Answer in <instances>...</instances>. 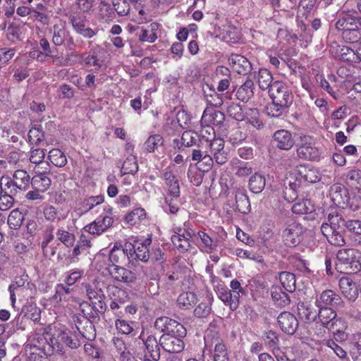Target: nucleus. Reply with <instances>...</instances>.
Wrapping results in <instances>:
<instances>
[{
  "label": "nucleus",
  "mask_w": 361,
  "mask_h": 361,
  "mask_svg": "<svg viewBox=\"0 0 361 361\" xmlns=\"http://www.w3.org/2000/svg\"><path fill=\"white\" fill-rule=\"evenodd\" d=\"M121 312H115V327L118 333L130 334L134 329V322L122 319Z\"/></svg>",
  "instance_id": "72a5a7b5"
},
{
  "label": "nucleus",
  "mask_w": 361,
  "mask_h": 361,
  "mask_svg": "<svg viewBox=\"0 0 361 361\" xmlns=\"http://www.w3.org/2000/svg\"><path fill=\"white\" fill-rule=\"evenodd\" d=\"M346 183L351 187L355 188V191L353 195L355 196V203L353 206L355 209L361 207V169L353 168L345 175Z\"/></svg>",
  "instance_id": "ddd939ff"
},
{
  "label": "nucleus",
  "mask_w": 361,
  "mask_h": 361,
  "mask_svg": "<svg viewBox=\"0 0 361 361\" xmlns=\"http://www.w3.org/2000/svg\"><path fill=\"white\" fill-rule=\"evenodd\" d=\"M288 108V106L281 105L280 103L276 101L272 100V102L267 106L266 112L269 116L279 117L281 116Z\"/></svg>",
  "instance_id": "680f3d73"
},
{
  "label": "nucleus",
  "mask_w": 361,
  "mask_h": 361,
  "mask_svg": "<svg viewBox=\"0 0 361 361\" xmlns=\"http://www.w3.org/2000/svg\"><path fill=\"white\" fill-rule=\"evenodd\" d=\"M197 301L196 295L192 292H185L181 293L178 299L177 303L180 307L188 309Z\"/></svg>",
  "instance_id": "6e6d98bb"
},
{
  "label": "nucleus",
  "mask_w": 361,
  "mask_h": 361,
  "mask_svg": "<svg viewBox=\"0 0 361 361\" xmlns=\"http://www.w3.org/2000/svg\"><path fill=\"white\" fill-rule=\"evenodd\" d=\"M113 342L117 352L120 354L121 361H129L131 355L130 352L126 350L124 341L119 338H114Z\"/></svg>",
  "instance_id": "0e129e2a"
},
{
  "label": "nucleus",
  "mask_w": 361,
  "mask_h": 361,
  "mask_svg": "<svg viewBox=\"0 0 361 361\" xmlns=\"http://www.w3.org/2000/svg\"><path fill=\"white\" fill-rule=\"evenodd\" d=\"M81 59L90 71H97L102 68V62L94 54L84 53L81 56Z\"/></svg>",
  "instance_id": "603ef678"
},
{
  "label": "nucleus",
  "mask_w": 361,
  "mask_h": 361,
  "mask_svg": "<svg viewBox=\"0 0 361 361\" xmlns=\"http://www.w3.org/2000/svg\"><path fill=\"white\" fill-rule=\"evenodd\" d=\"M35 173L31 180L33 190L44 192L51 185V179L48 177L44 171H40L39 167L35 169Z\"/></svg>",
  "instance_id": "412c9836"
},
{
  "label": "nucleus",
  "mask_w": 361,
  "mask_h": 361,
  "mask_svg": "<svg viewBox=\"0 0 361 361\" xmlns=\"http://www.w3.org/2000/svg\"><path fill=\"white\" fill-rule=\"evenodd\" d=\"M339 56L341 60L353 62V63H358L359 58L357 56V50L353 48L343 46L340 48L339 50Z\"/></svg>",
  "instance_id": "4d7b16f0"
},
{
  "label": "nucleus",
  "mask_w": 361,
  "mask_h": 361,
  "mask_svg": "<svg viewBox=\"0 0 361 361\" xmlns=\"http://www.w3.org/2000/svg\"><path fill=\"white\" fill-rule=\"evenodd\" d=\"M339 287L343 295L348 300L354 301L357 298L358 289L350 276L342 277L339 280Z\"/></svg>",
  "instance_id": "4be33fe9"
},
{
  "label": "nucleus",
  "mask_w": 361,
  "mask_h": 361,
  "mask_svg": "<svg viewBox=\"0 0 361 361\" xmlns=\"http://www.w3.org/2000/svg\"><path fill=\"white\" fill-rule=\"evenodd\" d=\"M126 256H127L126 243L123 248L118 247L114 245L110 251L109 260L112 263V264H115L116 263L123 262L125 259Z\"/></svg>",
  "instance_id": "13d9d810"
},
{
  "label": "nucleus",
  "mask_w": 361,
  "mask_h": 361,
  "mask_svg": "<svg viewBox=\"0 0 361 361\" xmlns=\"http://www.w3.org/2000/svg\"><path fill=\"white\" fill-rule=\"evenodd\" d=\"M344 227H346L350 232L361 234V221H345L342 216L336 212L329 214L327 221L322 223L321 226V231L330 244L335 246H343L345 244L343 235Z\"/></svg>",
  "instance_id": "f257e3e1"
},
{
  "label": "nucleus",
  "mask_w": 361,
  "mask_h": 361,
  "mask_svg": "<svg viewBox=\"0 0 361 361\" xmlns=\"http://www.w3.org/2000/svg\"><path fill=\"white\" fill-rule=\"evenodd\" d=\"M298 171L302 180L309 183H316L320 180L319 173L314 169H310L301 165L298 167Z\"/></svg>",
  "instance_id": "ea45409f"
},
{
  "label": "nucleus",
  "mask_w": 361,
  "mask_h": 361,
  "mask_svg": "<svg viewBox=\"0 0 361 361\" xmlns=\"http://www.w3.org/2000/svg\"><path fill=\"white\" fill-rule=\"evenodd\" d=\"M357 252L353 249L341 250L337 253L336 269L341 272H357L361 264L357 257Z\"/></svg>",
  "instance_id": "20e7f679"
},
{
  "label": "nucleus",
  "mask_w": 361,
  "mask_h": 361,
  "mask_svg": "<svg viewBox=\"0 0 361 361\" xmlns=\"http://www.w3.org/2000/svg\"><path fill=\"white\" fill-rule=\"evenodd\" d=\"M163 178L170 196L178 197L180 195L178 180L176 178L170 168H167L163 173Z\"/></svg>",
  "instance_id": "393cba45"
},
{
  "label": "nucleus",
  "mask_w": 361,
  "mask_h": 361,
  "mask_svg": "<svg viewBox=\"0 0 361 361\" xmlns=\"http://www.w3.org/2000/svg\"><path fill=\"white\" fill-rule=\"evenodd\" d=\"M48 158L49 161L57 167H63L67 164V158L64 153L59 149L49 151Z\"/></svg>",
  "instance_id": "3c124183"
},
{
  "label": "nucleus",
  "mask_w": 361,
  "mask_h": 361,
  "mask_svg": "<svg viewBox=\"0 0 361 361\" xmlns=\"http://www.w3.org/2000/svg\"><path fill=\"white\" fill-rule=\"evenodd\" d=\"M274 140L276 146L281 149L288 150L294 145V140L291 133L286 130H280L275 132Z\"/></svg>",
  "instance_id": "b1692460"
},
{
  "label": "nucleus",
  "mask_w": 361,
  "mask_h": 361,
  "mask_svg": "<svg viewBox=\"0 0 361 361\" xmlns=\"http://www.w3.org/2000/svg\"><path fill=\"white\" fill-rule=\"evenodd\" d=\"M171 241L175 247L182 250H187L190 247L188 238L180 233L172 235Z\"/></svg>",
  "instance_id": "774afa93"
},
{
  "label": "nucleus",
  "mask_w": 361,
  "mask_h": 361,
  "mask_svg": "<svg viewBox=\"0 0 361 361\" xmlns=\"http://www.w3.org/2000/svg\"><path fill=\"white\" fill-rule=\"evenodd\" d=\"M224 115L213 109H206L201 118L202 126L218 125L221 122Z\"/></svg>",
  "instance_id": "7c9ffc66"
},
{
  "label": "nucleus",
  "mask_w": 361,
  "mask_h": 361,
  "mask_svg": "<svg viewBox=\"0 0 361 361\" xmlns=\"http://www.w3.org/2000/svg\"><path fill=\"white\" fill-rule=\"evenodd\" d=\"M31 347L43 351H50L51 348H54L56 343L52 335L44 329H40L36 331L29 340Z\"/></svg>",
  "instance_id": "9d476101"
},
{
  "label": "nucleus",
  "mask_w": 361,
  "mask_h": 361,
  "mask_svg": "<svg viewBox=\"0 0 361 361\" xmlns=\"http://www.w3.org/2000/svg\"><path fill=\"white\" fill-rule=\"evenodd\" d=\"M235 209L243 214H247L250 212V204L249 199L243 191L240 190H236L235 193Z\"/></svg>",
  "instance_id": "e433bc0d"
},
{
  "label": "nucleus",
  "mask_w": 361,
  "mask_h": 361,
  "mask_svg": "<svg viewBox=\"0 0 361 361\" xmlns=\"http://www.w3.org/2000/svg\"><path fill=\"white\" fill-rule=\"evenodd\" d=\"M82 286H84L86 290V295L88 299L92 303H97V302H98L102 304L104 295L102 288L97 286L95 281L92 283H82Z\"/></svg>",
  "instance_id": "c85d7f7f"
},
{
  "label": "nucleus",
  "mask_w": 361,
  "mask_h": 361,
  "mask_svg": "<svg viewBox=\"0 0 361 361\" xmlns=\"http://www.w3.org/2000/svg\"><path fill=\"white\" fill-rule=\"evenodd\" d=\"M318 308L319 311L317 317H318L319 322H320L323 326L329 329V326H331L333 321H334L337 317L336 312L331 308L327 307H320Z\"/></svg>",
  "instance_id": "c756f323"
},
{
  "label": "nucleus",
  "mask_w": 361,
  "mask_h": 361,
  "mask_svg": "<svg viewBox=\"0 0 361 361\" xmlns=\"http://www.w3.org/2000/svg\"><path fill=\"white\" fill-rule=\"evenodd\" d=\"M146 217V212L142 208H136L126 216V222L130 226L140 224Z\"/></svg>",
  "instance_id": "8fccbe9b"
},
{
  "label": "nucleus",
  "mask_w": 361,
  "mask_h": 361,
  "mask_svg": "<svg viewBox=\"0 0 361 361\" xmlns=\"http://www.w3.org/2000/svg\"><path fill=\"white\" fill-rule=\"evenodd\" d=\"M279 281L283 288L288 292H293L295 289V278L292 273L283 271L279 274Z\"/></svg>",
  "instance_id": "de8ad7c7"
},
{
  "label": "nucleus",
  "mask_w": 361,
  "mask_h": 361,
  "mask_svg": "<svg viewBox=\"0 0 361 361\" xmlns=\"http://www.w3.org/2000/svg\"><path fill=\"white\" fill-rule=\"evenodd\" d=\"M1 183L8 189L11 188V192L16 190H26L30 185V178L25 171L17 170L13 174V179L8 176H3Z\"/></svg>",
  "instance_id": "1a4fd4ad"
},
{
  "label": "nucleus",
  "mask_w": 361,
  "mask_h": 361,
  "mask_svg": "<svg viewBox=\"0 0 361 361\" xmlns=\"http://www.w3.org/2000/svg\"><path fill=\"white\" fill-rule=\"evenodd\" d=\"M192 161L200 164L203 171H208L214 164V157L209 154L208 150L202 151L200 149H194L192 152Z\"/></svg>",
  "instance_id": "5701e85b"
},
{
  "label": "nucleus",
  "mask_w": 361,
  "mask_h": 361,
  "mask_svg": "<svg viewBox=\"0 0 361 361\" xmlns=\"http://www.w3.org/2000/svg\"><path fill=\"white\" fill-rule=\"evenodd\" d=\"M278 323L283 331L288 334H293L298 327L296 317L288 312H283L278 317Z\"/></svg>",
  "instance_id": "6ab92c4d"
},
{
  "label": "nucleus",
  "mask_w": 361,
  "mask_h": 361,
  "mask_svg": "<svg viewBox=\"0 0 361 361\" xmlns=\"http://www.w3.org/2000/svg\"><path fill=\"white\" fill-rule=\"evenodd\" d=\"M219 35L224 41L228 43H235L240 39L238 30L231 25L224 26Z\"/></svg>",
  "instance_id": "a19ab883"
},
{
  "label": "nucleus",
  "mask_w": 361,
  "mask_h": 361,
  "mask_svg": "<svg viewBox=\"0 0 361 361\" xmlns=\"http://www.w3.org/2000/svg\"><path fill=\"white\" fill-rule=\"evenodd\" d=\"M73 27L77 32L85 37L91 38L95 35V32L89 27H86L84 19L79 16H73L71 18Z\"/></svg>",
  "instance_id": "2f4dec72"
},
{
  "label": "nucleus",
  "mask_w": 361,
  "mask_h": 361,
  "mask_svg": "<svg viewBox=\"0 0 361 361\" xmlns=\"http://www.w3.org/2000/svg\"><path fill=\"white\" fill-rule=\"evenodd\" d=\"M113 223L114 219L111 216H100L85 226L83 229L91 235L98 236L106 231L113 225Z\"/></svg>",
  "instance_id": "4468645a"
},
{
  "label": "nucleus",
  "mask_w": 361,
  "mask_h": 361,
  "mask_svg": "<svg viewBox=\"0 0 361 361\" xmlns=\"http://www.w3.org/2000/svg\"><path fill=\"white\" fill-rule=\"evenodd\" d=\"M57 339L72 349L77 348L80 343L76 334L67 330L61 331Z\"/></svg>",
  "instance_id": "4c0bfd02"
},
{
  "label": "nucleus",
  "mask_w": 361,
  "mask_h": 361,
  "mask_svg": "<svg viewBox=\"0 0 361 361\" xmlns=\"http://www.w3.org/2000/svg\"><path fill=\"white\" fill-rule=\"evenodd\" d=\"M145 350L149 354V357L157 360L159 358V343H158L157 338L154 336H149L145 341Z\"/></svg>",
  "instance_id": "58836bf2"
},
{
  "label": "nucleus",
  "mask_w": 361,
  "mask_h": 361,
  "mask_svg": "<svg viewBox=\"0 0 361 361\" xmlns=\"http://www.w3.org/2000/svg\"><path fill=\"white\" fill-rule=\"evenodd\" d=\"M329 197L334 204L339 207H349L353 211L358 209L353 207L355 203V196L353 194L350 196L347 189L340 183L334 184L330 187Z\"/></svg>",
  "instance_id": "423d86ee"
},
{
  "label": "nucleus",
  "mask_w": 361,
  "mask_h": 361,
  "mask_svg": "<svg viewBox=\"0 0 361 361\" xmlns=\"http://www.w3.org/2000/svg\"><path fill=\"white\" fill-rule=\"evenodd\" d=\"M108 271L111 277L117 281L130 283L135 282L136 279L133 271L123 267L111 264L109 266Z\"/></svg>",
  "instance_id": "a211bd4d"
},
{
  "label": "nucleus",
  "mask_w": 361,
  "mask_h": 361,
  "mask_svg": "<svg viewBox=\"0 0 361 361\" xmlns=\"http://www.w3.org/2000/svg\"><path fill=\"white\" fill-rule=\"evenodd\" d=\"M244 120L257 128H259L262 126V122L259 119V114L255 109H250L246 111Z\"/></svg>",
  "instance_id": "69168bd1"
},
{
  "label": "nucleus",
  "mask_w": 361,
  "mask_h": 361,
  "mask_svg": "<svg viewBox=\"0 0 361 361\" xmlns=\"http://www.w3.org/2000/svg\"><path fill=\"white\" fill-rule=\"evenodd\" d=\"M163 137L159 134L151 135L144 143V149L147 152H154L163 145Z\"/></svg>",
  "instance_id": "864d4df0"
},
{
  "label": "nucleus",
  "mask_w": 361,
  "mask_h": 361,
  "mask_svg": "<svg viewBox=\"0 0 361 361\" xmlns=\"http://www.w3.org/2000/svg\"><path fill=\"white\" fill-rule=\"evenodd\" d=\"M303 232L304 228L300 224L292 222L288 224L283 234L285 244L290 247L295 246L301 241Z\"/></svg>",
  "instance_id": "2eb2a0df"
},
{
  "label": "nucleus",
  "mask_w": 361,
  "mask_h": 361,
  "mask_svg": "<svg viewBox=\"0 0 361 361\" xmlns=\"http://www.w3.org/2000/svg\"><path fill=\"white\" fill-rule=\"evenodd\" d=\"M314 210V206L310 200L304 199L295 202L292 207L295 214H304L311 213Z\"/></svg>",
  "instance_id": "09e8293b"
},
{
  "label": "nucleus",
  "mask_w": 361,
  "mask_h": 361,
  "mask_svg": "<svg viewBox=\"0 0 361 361\" xmlns=\"http://www.w3.org/2000/svg\"><path fill=\"white\" fill-rule=\"evenodd\" d=\"M56 237L59 241L67 247H73L75 242V234L63 226H60L57 228Z\"/></svg>",
  "instance_id": "c9c22d12"
},
{
  "label": "nucleus",
  "mask_w": 361,
  "mask_h": 361,
  "mask_svg": "<svg viewBox=\"0 0 361 361\" xmlns=\"http://www.w3.org/2000/svg\"><path fill=\"white\" fill-rule=\"evenodd\" d=\"M206 148L209 154L213 156L216 164L222 165L227 161L228 154L224 149L225 142L220 137L206 138Z\"/></svg>",
  "instance_id": "f8f14e48"
},
{
  "label": "nucleus",
  "mask_w": 361,
  "mask_h": 361,
  "mask_svg": "<svg viewBox=\"0 0 361 361\" xmlns=\"http://www.w3.org/2000/svg\"><path fill=\"white\" fill-rule=\"evenodd\" d=\"M298 315L305 322L314 321L317 316V310L314 305L308 302H302L298 305Z\"/></svg>",
  "instance_id": "cd10ccee"
},
{
  "label": "nucleus",
  "mask_w": 361,
  "mask_h": 361,
  "mask_svg": "<svg viewBox=\"0 0 361 361\" xmlns=\"http://www.w3.org/2000/svg\"><path fill=\"white\" fill-rule=\"evenodd\" d=\"M159 29V24L157 23H151L147 27H141L139 32H136V36L139 40L142 42L152 43L157 39V31Z\"/></svg>",
  "instance_id": "bb28decb"
},
{
  "label": "nucleus",
  "mask_w": 361,
  "mask_h": 361,
  "mask_svg": "<svg viewBox=\"0 0 361 361\" xmlns=\"http://www.w3.org/2000/svg\"><path fill=\"white\" fill-rule=\"evenodd\" d=\"M112 4L114 11L120 16H124L128 14L130 11V5L126 0H113Z\"/></svg>",
  "instance_id": "338daca9"
},
{
  "label": "nucleus",
  "mask_w": 361,
  "mask_h": 361,
  "mask_svg": "<svg viewBox=\"0 0 361 361\" xmlns=\"http://www.w3.org/2000/svg\"><path fill=\"white\" fill-rule=\"evenodd\" d=\"M336 27L338 30H343V38L350 42L360 39L359 30L361 29V17L345 14L336 22Z\"/></svg>",
  "instance_id": "f03ea898"
},
{
  "label": "nucleus",
  "mask_w": 361,
  "mask_h": 361,
  "mask_svg": "<svg viewBox=\"0 0 361 361\" xmlns=\"http://www.w3.org/2000/svg\"><path fill=\"white\" fill-rule=\"evenodd\" d=\"M266 185L265 178L260 173H255L249 180L250 190L254 193L261 192Z\"/></svg>",
  "instance_id": "c03bdc74"
},
{
  "label": "nucleus",
  "mask_w": 361,
  "mask_h": 361,
  "mask_svg": "<svg viewBox=\"0 0 361 361\" xmlns=\"http://www.w3.org/2000/svg\"><path fill=\"white\" fill-rule=\"evenodd\" d=\"M206 346L214 345V361H228V350L223 340L218 335L216 324H211L204 336Z\"/></svg>",
  "instance_id": "7ed1b4c3"
},
{
  "label": "nucleus",
  "mask_w": 361,
  "mask_h": 361,
  "mask_svg": "<svg viewBox=\"0 0 361 361\" xmlns=\"http://www.w3.org/2000/svg\"><path fill=\"white\" fill-rule=\"evenodd\" d=\"M350 354L354 361H361V332L353 334L350 341Z\"/></svg>",
  "instance_id": "473e14b6"
},
{
  "label": "nucleus",
  "mask_w": 361,
  "mask_h": 361,
  "mask_svg": "<svg viewBox=\"0 0 361 361\" xmlns=\"http://www.w3.org/2000/svg\"><path fill=\"white\" fill-rule=\"evenodd\" d=\"M302 182V179L298 171V169L286 174L283 184V194L286 200L290 202L297 198Z\"/></svg>",
  "instance_id": "6e6552de"
},
{
  "label": "nucleus",
  "mask_w": 361,
  "mask_h": 361,
  "mask_svg": "<svg viewBox=\"0 0 361 361\" xmlns=\"http://www.w3.org/2000/svg\"><path fill=\"white\" fill-rule=\"evenodd\" d=\"M269 92L271 99L280 103L281 105L289 107L293 102L292 90L284 82L279 80L273 82Z\"/></svg>",
  "instance_id": "0eeeda50"
},
{
  "label": "nucleus",
  "mask_w": 361,
  "mask_h": 361,
  "mask_svg": "<svg viewBox=\"0 0 361 361\" xmlns=\"http://www.w3.org/2000/svg\"><path fill=\"white\" fill-rule=\"evenodd\" d=\"M257 82L259 87L262 90L271 89L273 78L267 69L261 68L259 70L257 76Z\"/></svg>",
  "instance_id": "49530a36"
},
{
  "label": "nucleus",
  "mask_w": 361,
  "mask_h": 361,
  "mask_svg": "<svg viewBox=\"0 0 361 361\" xmlns=\"http://www.w3.org/2000/svg\"><path fill=\"white\" fill-rule=\"evenodd\" d=\"M89 310L86 311L87 316L83 314L85 317V328L83 330H80L78 327V330L79 331V334L81 335L82 337L88 340V341H93L96 338V331L94 329V326L93 324L89 320Z\"/></svg>",
  "instance_id": "a18cd8bd"
},
{
  "label": "nucleus",
  "mask_w": 361,
  "mask_h": 361,
  "mask_svg": "<svg viewBox=\"0 0 361 361\" xmlns=\"http://www.w3.org/2000/svg\"><path fill=\"white\" fill-rule=\"evenodd\" d=\"M297 154L302 159L310 160H316L320 155L319 149L310 137H304L302 139V143L297 149Z\"/></svg>",
  "instance_id": "dca6fc26"
},
{
  "label": "nucleus",
  "mask_w": 361,
  "mask_h": 361,
  "mask_svg": "<svg viewBox=\"0 0 361 361\" xmlns=\"http://www.w3.org/2000/svg\"><path fill=\"white\" fill-rule=\"evenodd\" d=\"M24 219L23 214L18 209L11 212L8 217V224L12 229H18L20 227Z\"/></svg>",
  "instance_id": "bf43d9fd"
},
{
  "label": "nucleus",
  "mask_w": 361,
  "mask_h": 361,
  "mask_svg": "<svg viewBox=\"0 0 361 361\" xmlns=\"http://www.w3.org/2000/svg\"><path fill=\"white\" fill-rule=\"evenodd\" d=\"M104 197L102 195L92 196L85 199L82 203L81 208H79V215H82L84 213L93 209L94 207L104 202Z\"/></svg>",
  "instance_id": "37998d69"
},
{
  "label": "nucleus",
  "mask_w": 361,
  "mask_h": 361,
  "mask_svg": "<svg viewBox=\"0 0 361 361\" xmlns=\"http://www.w3.org/2000/svg\"><path fill=\"white\" fill-rule=\"evenodd\" d=\"M138 165L135 156H130L124 161L121 169L122 174H133L137 172Z\"/></svg>",
  "instance_id": "052dcab7"
},
{
  "label": "nucleus",
  "mask_w": 361,
  "mask_h": 361,
  "mask_svg": "<svg viewBox=\"0 0 361 361\" xmlns=\"http://www.w3.org/2000/svg\"><path fill=\"white\" fill-rule=\"evenodd\" d=\"M165 334H171V336H178L184 337L186 335V329L183 324L171 319V322Z\"/></svg>",
  "instance_id": "e2e57ef3"
},
{
  "label": "nucleus",
  "mask_w": 361,
  "mask_h": 361,
  "mask_svg": "<svg viewBox=\"0 0 361 361\" xmlns=\"http://www.w3.org/2000/svg\"><path fill=\"white\" fill-rule=\"evenodd\" d=\"M341 297L331 290H326L323 291L319 298L315 301V305L317 307H322V305L335 306L341 303Z\"/></svg>",
  "instance_id": "a878e982"
},
{
  "label": "nucleus",
  "mask_w": 361,
  "mask_h": 361,
  "mask_svg": "<svg viewBox=\"0 0 361 361\" xmlns=\"http://www.w3.org/2000/svg\"><path fill=\"white\" fill-rule=\"evenodd\" d=\"M73 289L65 286L63 284H58L56 286L54 299L57 301L73 302L79 305V308L82 314L87 316L86 311L91 310V305L85 301H81L78 298L71 295Z\"/></svg>",
  "instance_id": "9b49d317"
},
{
  "label": "nucleus",
  "mask_w": 361,
  "mask_h": 361,
  "mask_svg": "<svg viewBox=\"0 0 361 361\" xmlns=\"http://www.w3.org/2000/svg\"><path fill=\"white\" fill-rule=\"evenodd\" d=\"M183 337L163 334L159 338V344L163 349L170 353H178L184 348Z\"/></svg>",
  "instance_id": "f3484780"
},
{
  "label": "nucleus",
  "mask_w": 361,
  "mask_h": 361,
  "mask_svg": "<svg viewBox=\"0 0 361 361\" xmlns=\"http://www.w3.org/2000/svg\"><path fill=\"white\" fill-rule=\"evenodd\" d=\"M197 240L200 239V243H198V246L202 251L205 252H211L215 249L216 245L213 242L212 238L203 231H199L196 236Z\"/></svg>",
  "instance_id": "79ce46f5"
},
{
  "label": "nucleus",
  "mask_w": 361,
  "mask_h": 361,
  "mask_svg": "<svg viewBox=\"0 0 361 361\" xmlns=\"http://www.w3.org/2000/svg\"><path fill=\"white\" fill-rule=\"evenodd\" d=\"M66 38L65 25L63 23L55 24L53 27L52 42L56 46H61Z\"/></svg>",
  "instance_id": "5fc2aeb1"
},
{
  "label": "nucleus",
  "mask_w": 361,
  "mask_h": 361,
  "mask_svg": "<svg viewBox=\"0 0 361 361\" xmlns=\"http://www.w3.org/2000/svg\"><path fill=\"white\" fill-rule=\"evenodd\" d=\"M151 239H133V242L126 243V251L128 259H139L147 262L149 259L148 246L151 244Z\"/></svg>",
  "instance_id": "39448f33"
},
{
  "label": "nucleus",
  "mask_w": 361,
  "mask_h": 361,
  "mask_svg": "<svg viewBox=\"0 0 361 361\" xmlns=\"http://www.w3.org/2000/svg\"><path fill=\"white\" fill-rule=\"evenodd\" d=\"M254 82L251 80H247L236 92L237 98L243 102H247L254 94Z\"/></svg>",
  "instance_id": "f704fd0d"
},
{
  "label": "nucleus",
  "mask_w": 361,
  "mask_h": 361,
  "mask_svg": "<svg viewBox=\"0 0 361 361\" xmlns=\"http://www.w3.org/2000/svg\"><path fill=\"white\" fill-rule=\"evenodd\" d=\"M228 63L238 74L245 75L251 70L250 62L243 56L233 54L228 57Z\"/></svg>",
  "instance_id": "aec40b11"
}]
</instances>
